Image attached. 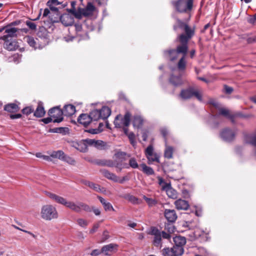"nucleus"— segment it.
<instances>
[{"label": "nucleus", "instance_id": "f257e3e1", "mask_svg": "<svg viewBox=\"0 0 256 256\" xmlns=\"http://www.w3.org/2000/svg\"><path fill=\"white\" fill-rule=\"evenodd\" d=\"M111 114V110L108 106H104L100 109H94L90 114H82L78 118V122L84 125L88 126L92 121H96L100 119L105 120Z\"/></svg>", "mask_w": 256, "mask_h": 256}, {"label": "nucleus", "instance_id": "f03ea898", "mask_svg": "<svg viewBox=\"0 0 256 256\" xmlns=\"http://www.w3.org/2000/svg\"><path fill=\"white\" fill-rule=\"evenodd\" d=\"M46 194L56 202L64 205L76 212L79 213L82 210L90 212L92 210L84 202H74L72 201H68L62 196L48 192H46Z\"/></svg>", "mask_w": 256, "mask_h": 256}, {"label": "nucleus", "instance_id": "7ed1b4c3", "mask_svg": "<svg viewBox=\"0 0 256 256\" xmlns=\"http://www.w3.org/2000/svg\"><path fill=\"white\" fill-rule=\"evenodd\" d=\"M178 28H180L185 32V34H182L178 36L180 41L188 42L194 34V28H190L186 24L178 19L176 20V25L174 26V30H176Z\"/></svg>", "mask_w": 256, "mask_h": 256}, {"label": "nucleus", "instance_id": "20e7f679", "mask_svg": "<svg viewBox=\"0 0 256 256\" xmlns=\"http://www.w3.org/2000/svg\"><path fill=\"white\" fill-rule=\"evenodd\" d=\"M40 216L46 220H52L58 218V213L56 208L51 204L43 206L40 210Z\"/></svg>", "mask_w": 256, "mask_h": 256}, {"label": "nucleus", "instance_id": "39448f33", "mask_svg": "<svg viewBox=\"0 0 256 256\" xmlns=\"http://www.w3.org/2000/svg\"><path fill=\"white\" fill-rule=\"evenodd\" d=\"M126 152H119L114 154L115 159L112 162V166H114L118 172H120L123 168H128V164L125 162Z\"/></svg>", "mask_w": 256, "mask_h": 256}, {"label": "nucleus", "instance_id": "423d86ee", "mask_svg": "<svg viewBox=\"0 0 256 256\" xmlns=\"http://www.w3.org/2000/svg\"><path fill=\"white\" fill-rule=\"evenodd\" d=\"M172 3L178 12H184L192 10L193 0H178L176 2L172 1Z\"/></svg>", "mask_w": 256, "mask_h": 256}, {"label": "nucleus", "instance_id": "0eeeda50", "mask_svg": "<svg viewBox=\"0 0 256 256\" xmlns=\"http://www.w3.org/2000/svg\"><path fill=\"white\" fill-rule=\"evenodd\" d=\"M180 96L184 100L188 99L194 96L198 100H202V95L197 90L192 87L182 90L180 94Z\"/></svg>", "mask_w": 256, "mask_h": 256}, {"label": "nucleus", "instance_id": "6e6552de", "mask_svg": "<svg viewBox=\"0 0 256 256\" xmlns=\"http://www.w3.org/2000/svg\"><path fill=\"white\" fill-rule=\"evenodd\" d=\"M50 19L52 23L60 22L65 26H72L74 22V18L68 14H64L59 16L51 18Z\"/></svg>", "mask_w": 256, "mask_h": 256}, {"label": "nucleus", "instance_id": "1a4fd4ad", "mask_svg": "<svg viewBox=\"0 0 256 256\" xmlns=\"http://www.w3.org/2000/svg\"><path fill=\"white\" fill-rule=\"evenodd\" d=\"M130 114L127 112L124 116L120 114L118 115L114 120V124L117 128L126 127L130 124Z\"/></svg>", "mask_w": 256, "mask_h": 256}, {"label": "nucleus", "instance_id": "9d476101", "mask_svg": "<svg viewBox=\"0 0 256 256\" xmlns=\"http://www.w3.org/2000/svg\"><path fill=\"white\" fill-rule=\"evenodd\" d=\"M48 115L54 118V122H60L63 120L62 110L58 107L53 108L48 111Z\"/></svg>", "mask_w": 256, "mask_h": 256}, {"label": "nucleus", "instance_id": "9b49d317", "mask_svg": "<svg viewBox=\"0 0 256 256\" xmlns=\"http://www.w3.org/2000/svg\"><path fill=\"white\" fill-rule=\"evenodd\" d=\"M184 253V248L173 246L172 248H164L162 250L163 256H179Z\"/></svg>", "mask_w": 256, "mask_h": 256}, {"label": "nucleus", "instance_id": "f8f14e48", "mask_svg": "<svg viewBox=\"0 0 256 256\" xmlns=\"http://www.w3.org/2000/svg\"><path fill=\"white\" fill-rule=\"evenodd\" d=\"M235 134V132L228 128L223 129L220 133V138L226 142L232 140L234 138Z\"/></svg>", "mask_w": 256, "mask_h": 256}, {"label": "nucleus", "instance_id": "ddd939ff", "mask_svg": "<svg viewBox=\"0 0 256 256\" xmlns=\"http://www.w3.org/2000/svg\"><path fill=\"white\" fill-rule=\"evenodd\" d=\"M95 8V6L90 2L88 3L87 6L85 8H79L80 18L82 16L86 17L92 16Z\"/></svg>", "mask_w": 256, "mask_h": 256}, {"label": "nucleus", "instance_id": "4468645a", "mask_svg": "<svg viewBox=\"0 0 256 256\" xmlns=\"http://www.w3.org/2000/svg\"><path fill=\"white\" fill-rule=\"evenodd\" d=\"M151 234L154 236L153 244L155 246L162 247V233L160 230L156 228H152Z\"/></svg>", "mask_w": 256, "mask_h": 256}, {"label": "nucleus", "instance_id": "2eb2a0df", "mask_svg": "<svg viewBox=\"0 0 256 256\" xmlns=\"http://www.w3.org/2000/svg\"><path fill=\"white\" fill-rule=\"evenodd\" d=\"M84 144L88 148V146H92L95 147L98 149H102L104 146V142L100 140H95L94 139L86 138L84 140Z\"/></svg>", "mask_w": 256, "mask_h": 256}, {"label": "nucleus", "instance_id": "dca6fc26", "mask_svg": "<svg viewBox=\"0 0 256 256\" xmlns=\"http://www.w3.org/2000/svg\"><path fill=\"white\" fill-rule=\"evenodd\" d=\"M118 245L114 244H110L102 247V253L106 256H110L115 250H117Z\"/></svg>", "mask_w": 256, "mask_h": 256}, {"label": "nucleus", "instance_id": "f3484780", "mask_svg": "<svg viewBox=\"0 0 256 256\" xmlns=\"http://www.w3.org/2000/svg\"><path fill=\"white\" fill-rule=\"evenodd\" d=\"M164 216L170 222H174L177 218V215L174 210L166 209L164 211Z\"/></svg>", "mask_w": 256, "mask_h": 256}, {"label": "nucleus", "instance_id": "a211bd4d", "mask_svg": "<svg viewBox=\"0 0 256 256\" xmlns=\"http://www.w3.org/2000/svg\"><path fill=\"white\" fill-rule=\"evenodd\" d=\"M18 32V28H7L5 32L6 33V35H4L0 38V39L2 40H5L6 39H9V38H12L13 37L16 36V32Z\"/></svg>", "mask_w": 256, "mask_h": 256}, {"label": "nucleus", "instance_id": "6ab92c4d", "mask_svg": "<svg viewBox=\"0 0 256 256\" xmlns=\"http://www.w3.org/2000/svg\"><path fill=\"white\" fill-rule=\"evenodd\" d=\"M181 42V44L178 46L176 47V51L174 52L175 54L179 53V54H183L182 56H186L188 50V42H182V41H180Z\"/></svg>", "mask_w": 256, "mask_h": 256}, {"label": "nucleus", "instance_id": "aec40b11", "mask_svg": "<svg viewBox=\"0 0 256 256\" xmlns=\"http://www.w3.org/2000/svg\"><path fill=\"white\" fill-rule=\"evenodd\" d=\"M62 112L64 115L70 116L75 113L76 108L73 105L67 104L64 106Z\"/></svg>", "mask_w": 256, "mask_h": 256}, {"label": "nucleus", "instance_id": "412c9836", "mask_svg": "<svg viewBox=\"0 0 256 256\" xmlns=\"http://www.w3.org/2000/svg\"><path fill=\"white\" fill-rule=\"evenodd\" d=\"M174 204L178 210H186L189 206L187 201L181 199L176 200L174 202Z\"/></svg>", "mask_w": 256, "mask_h": 256}, {"label": "nucleus", "instance_id": "4be33fe9", "mask_svg": "<svg viewBox=\"0 0 256 256\" xmlns=\"http://www.w3.org/2000/svg\"><path fill=\"white\" fill-rule=\"evenodd\" d=\"M4 40V46L6 49L8 50H14L16 48L18 45L15 41H12L11 39Z\"/></svg>", "mask_w": 256, "mask_h": 256}, {"label": "nucleus", "instance_id": "5701e85b", "mask_svg": "<svg viewBox=\"0 0 256 256\" xmlns=\"http://www.w3.org/2000/svg\"><path fill=\"white\" fill-rule=\"evenodd\" d=\"M164 190L166 191L167 195L169 198H176L177 192L171 187L170 184H166L164 187Z\"/></svg>", "mask_w": 256, "mask_h": 256}, {"label": "nucleus", "instance_id": "b1692460", "mask_svg": "<svg viewBox=\"0 0 256 256\" xmlns=\"http://www.w3.org/2000/svg\"><path fill=\"white\" fill-rule=\"evenodd\" d=\"M101 174L107 178L112 180L114 182H118V176L110 172L106 169H102L100 170Z\"/></svg>", "mask_w": 256, "mask_h": 256}, {"label": "nucleus", "instance_id": "393cba45", "mask_svg": "<svg viewBox=\"0 0 256 256\" xmlns=\"http://www.w3.org/2000/svg\"><path fill=\"white\" fill-rule=\"evenodd\" d=\"M174 245L173 246L180 247L183 248V246L186 243V240L184 237L177 236L174 238Z\"/></svg>", "mask_w": 256, "mask_h": 256}, {"label": "nucleus", "instance_id": "a878e982", "mask_svg": "<svg viewBox=\"0 0 256 256\" xmlns=\"http://www.w3.org/2000/svg\"><path fill=\"white\" fill-rule=\"evenodd\" d=\"M176 51V50H170L164 52V56L168 58L170 60L173 61L177 59L179 53L175 54L174 52Z\"/></svg>", "mask_w": 256, "mask_h": 256}, {"label": "nucleus", "instance_id": "bb28decb", "mask_svg": "<svg viewBox=\"0 0 256 256\" xmlns=\"http://www.w3.org/2000/svg\"><path fill=\"white\" fill-rule=\"evenodd\" d=\"M81 182L84 184L90 187L96 192H99L101 191L100 186L98 184H94V182L86 180H82Z\"/></svg>", "mask_w": 256, "mask_h": 256}, {"label": "nucleus", "instance_id": "cd10ccee", "mask_svg": "<svg viewBox=\"0 0 256 256\" xmlns=\"http://www.w3.org/2000/svg\"><path fill=\"white\" fill-rule=\"evenodd\" d=\"M46 112L42 104L40 102L38 104V107L34 112V116L37 118L42 117L45 114Z\"/></svg>", "mask_w": 256, "mask_h": 256}, {"label": "nucleus", "instance_id": "c85d7f7f", "mask_svg": "<svg viewBox=\"0 0 256 256\" xmlns=\"http://www.w3.org/2000/svg\"><path fill=\"white\" fill-rule=\"evenodd\" d=\"M173 152V148L170 146H168L166 142V148L164 152V157L168 159L172 158Z\"/></svg>", "mask_w": 256, "mask_h": 256}, {"label": "nucleus", "instance_id": "c756f323", "mask_svg": "<svg viewBox=\"0 0 256 256\" xmlns=\"http://www.w3.org/2000/svg\"><path fill=\"white\" fill-rule=\"evenodd\" d=\"M4 110L10 112H14L18 110V106L15 104H10L4 106Z\"/></svg>", "mask_w": 256, "mask_h": 256}, {"label": "nucleus", "instance_id": "7c9ffc66", "mask_svg": "<svg viewBox=\"0 0 256 256\" xmlns=\"http://www.w3.org/2000/svg\"><path fill=\"white\" fill-rule=\"evenodd\" d=\"M140 167L142 168V170L147 175H152L154 173V170L152 168L147 166L144 164H142L140 165Z\"/></svg>", "mask_w": 256, "mask_h": 256}, {"label": "nucleus", "instance_id": "2f4dec72", "mask_svg": "<svg viewBox=\"0 0 256 256\" xmlns=\"http://www.w3.org/2000/svg\"><path fill=\"white\" fill-rule=\"evenodd\" d=\"M186 62L185 60V56H182L180 58V60H179V61L178 63V65H177L178 69L180 71L184 70L186 69Z\"/></svg>", "mask_w": 256, "mask_h": 256}, {"label": "nucleus", "instance_id": "473e14b6", "mask_svg": "<svg viewBox=\"0 0 256 256\" xmlns=\"http://www.w3.org/2000/svg\"><path fill=\"white\" fill-rule=\"evenodd\" d=\"M143 122L142 118L140 116H136L133 118L132 123L134 127H140Z\"/></svg>", "mask_w": 256, "mask_h": 256}, {"label": "nucleus", "instance_id": "72a5a7b5", "mask_svg": "<svg viewBox=\"0 0 256 256\" xmlns=\"http://www.w3.org/2000/svg\"><path fill=\"white\" fill-rule=\"evenodd\" d=\"M50 154V156L53 158H56L62 160L64 154L62 150H58L54 151Z\"/></svg>", "mask_w": 256, "mask_h": 256}, {"label": "nucleus", "instance_id": "f704fd0d", "mask_svg": "<svg viewBox=\"0 0 256 256\" xmlns=\"http://www.w3.org/2000/svg\"><path fill=\"white\" fill-rule=\"evenodd\" d=\"M24 40L30 46L33 47L34 48H38L36 44L37 39L34 40V38L28 36L24 38Z\"/></svg>", "mask_w": 256, "mask_h": 256}, {"label": "nucleus", "instance_id": "c9c22d12", "mask_svg": "<svg viewBox=\"0 0 256 256\" xmlns=\"http://www.w3.org/2000/svg\"><path fill=\"white\" fill-rule=\"evenodd\" d=\"M170 82L174 86H178L182 83V80L180 76H172L170 79Z\"/></svg>", "mask_w": 256, "mask_h": 256}, {"label": "nucleus", "instance_id": "e433bc0d", "mask_svg": "<svg viewBox=\"0 0 256 256\" xmlns=\"http://www.w3.org/2000/svg\"><path fill=\"white\" fill-rule=\"evenodd\" d=\"M146 158L148 160V164L154 162H160V157L156 154H154L151 156H148Z\"/></svg>", "mask_w": 256, "mask_h": 256}, {"label": "nucleus", "instance_id": "4c0bfd02", "mask_svg": "<svg viewBox=\"0 0 256 256\" xmlns=\"http://www.w3.org/2000/svg\"><path fill=\"white\" fill-rule=\"evenodd\" d=\"M219 114L221 115L226 116L232 119V122H233L232 118L231 117L230 114V112L228 110L223 108H220V106H219Z\"/></svg>", "mask_w": 256, "mask_h": 256}, {"label": "nucleus", "instance_id": "58836bf2", "mask_svg": "<svg viewBox=\"0 0 256 256\" xmlns=\"http://www.w3.org/2000/svg\"><path fill=\"white\" fill-rule=\"evenodd\" d=\"M248 142L256 147L254 154L256 157V134L250 136L249 140H248Z\"/></svg>", "mask_w": 256, "mask_h": 256}, {"label": "nucleus", "instance_id": "ea45409f", "mask_svg": "<svg viewBox=\"0 0 256 256\" xmlns=\"http://www.w3.org/2000/svg\"><path fill=\"white\" fill-rule=\"evenodd\" d=\"M143 198L146 200V202L150 206H152L156 205L157 203L156 200L154 199L148 198L144 196H143Z\"/></svg>", "mask_w": 256, "mask_h": 256}, {"label": "nucleus", "instance_id": "a19ab883", "mask_svg": "<svg viewBox=\"0 0 256 256\" xmlns=\"http://www.w3.org/2000/svg\"><path fill=\"white\" fill-rule=\"evenodd\" d=\"M76 222L82 228H86L88 224V222L86 220L82 218H78L76 220Z\"/></svg>", "mask_w": 256, "mask_h": 256}, {"label": "nucleus", "instance_id": "79ce46f5", "mask_svg": "<svg viewBox=\"0 0 256 256\" xmlns=\"http://www.w3.org/2000/svg\"><path fill=\"white\" fill-rule=\"evenodd\" d=\"M70 12L74 16L80 19V15L79 12V8L77 10H76L75 8H72L70 9L69 10Z\"/></svg>", "mask_w": 256, "mask_h": 256}, {"label": "nucleus", "instance_id": "37998d69", "mask_svg": "<svg viewBox=\"0 0 256 256\" xmlns=\"http://www.w3.org/2000/svg\"><path fill=\"white\" fill-rule=\"evenodd\" d=\"M77 150L82 152H85L87 151L88 148L86 147V145L83 140L82 142H80L79 146L77 148Z\"/></svg>", "mask_w": 256, "mask_h": 256}, {"label": "nucleus", "instance_id": "c03bdc74", "mask_svg": "<svg viewBox=\"0 0 256 256\" xmlns=\"http://www.w3.org/2000/svg\"><path fill=\"white\" fill-rule=\"evenodd\" d=\"M128 164L129 167L130 166L133 168H137L138 167V165L136 160L134 158H130L129 160V164Z\"/></svg>", "mask_w": 256, "mask_h": 256}, {"label": "nucleus", "instance_id": "a18cd8bd", "mask_svg": "<svg viewBox=\"0 0 256 256\" xmlns=\"http://www.w3.org/2000/svg\"><path fill=\"white\" fill-rule=\"evenodd\" d=\"M62 160L70 164H75V160L72 158L67 155H66L65 154Z\"/></svg>", "mask_w": 256, "mask_h": 256}, {"label": "nucleus", "instance_id": "49530a36", "mask_svg": "<svg viewBox=\"0 0 256 256\" xmlns=\"http://www.w3.org/2000/svg\"><path fill=\"white\" fill-rule=\"evenodd\" d=\"M127 136H128L131 144L134 146L136 143L135 141L134 134L132 132H130V133L128 134Z\"/></svg>", "mask_w": 256, "mask_h": 256}, {"label": "nucleus", "instance_id": "de8ad7c7", "mask_svg": "<svg viewBox=\"0 0 256 256\" xmlns=\"http://www.w3.org/2000/svg\"><path fill=\"white\" fill-rule=\"evenodd\" d=\"M208 103L216 108H219V106H220V104L215 100L212 98H210L208 102Z\"/></svg>", "mask_w": 256, "mask_h": 256}, {"label": "nucleus", "instance_id": "09e8293b", "mask_svg": "<svg viewBox=\"0 0 256 256\" xmlns=\"http://www.w3.org/2000/svg\"><path fill=\"white\" fill-rule=\"evenodd\" d=\"M103 206L106 211H114V209L112 204L109 202H107L104 206Z\"/></svg>", "mask_w": 256, "mask_h": 256}, {"label": "nucleus", "instance_id": "8fccbe9b", "mask_svg": "<svg viewBox=\"0 0 256 256\" xmlns=\"http://www.w3.org/2000/svg\"><path fill=\"white\" fill-rule=\"evenodd\" d=\"M154 149L152 146H149L146 150V156H151L154 154Z\"/></svg>", "mask_w": 256, "mask_h": 256}, {"label": "nucleus", "instance_id": "3c124183", "mask_svg": "<svg viewBox=\"0 0 256 256\" xmlns=\"http://www.w3.org/2000/svg\"><path fill=\"white\" fill-rule=\"evenodd\" d=\"M36 156L37 158H42L47 161H50L52 160L50 156H48L42 155L41 153L40 152L36 153Z\"/></svg>", "mask_w": 256, "mask_h": 256}, {"label": "nucleus", "instance_id": "603ef678", "mask_svg": "<svg viewBox=\"0 0 256 256\" xmlns=\"http://www.w3.org/2000/svg\"><path fill=\"white\" fill-rule=\"evenodd\" d=\"M34 111V110L32 108L29 106V107H26L22 109V112L24 114H26V115H28L32 112Z\"/></svg>", "mask_w": 256, "mask_h": 256}, {"label": "nucleus", "instance_id": "864d4df0", "mask_svg": "<svg viewBox=\"0 0 256 256\" xmlns=\"http://www.w3.org/2000/svg\"><path fill=\"white\" fill-rule=\"evenodd\" d=\"M60 4V2L58 0H49L47 2V6H58Z\"/></svg>", "mask_w": 256, "mask_h": 256}, {"label": "nucleus", "instance_id": "5fc2aeb1", "mask_svg": "<svg viewBox=\"0 0 256 256\" xmlns=\"http://www.w3.org/2000/svg\"><path fill=\"white\" fill-rule=\"evenodd\" d=\"M102 131V128H91L88 132L92 134H97Z\"/></svg>", "mask_w": 256, "mask_h": 256}, {"label": "nucleus", "instance_id": "6e6d98bb", "mask_svg": "<svg viewBox=\"0 0 256 256\" xmlns=\"http://www.w3.org/2000/svg\"><path fill=\"white\" fill-rule=\"evenodd\" d=\"M48 6L50 10L53 12L54 14L56 16H59L60 15V12H58V10L57 8L55 6Z\"/></svg>", "mask_w": 256, "mask_h": 256}, {"label": "nucleus", "instance_id": "4d7b16f0", "mask_svg": "<svg viewBox=\"0 0 256 256\" xmlns=\"http://www.w3.org/2000/svg\"><path fill=\"white\" fill-rule=\"evenodd\" d=\"M26 24L28 26V28L31 30H34L36 29V24L34 22H30V21H28L26 22Z\"/></svg>", "mask_w": 256, "mask_h": 256}, {"label": "nucleus", "instance_id": "13d9d810", "mask_svg": "<svg viewBox=\"0 0 256 256\" xmlns=\"http://www.w3.org/2000/svg\"><path fill=\"white\" fill-rule=\"evenodd\" d=\"M101 253H102V249L101 250L96 249V250H92V252H91L90 254L92 256H98L99 254H100Z\"/></svg>", "mask_w": 256, "mask_h": 256}, {"label": "nucleus", "instance_id": "bf43d9fd", "mask_svg": "<svg viewBox=\"0 0 256 256\" xmlns=\"http://www.w3.org/2000/svg\"><path fill=\"white\" fill-rule=\"evenodd\" d=\"M158 184L162 186V188L164 190V186H166V184H168L166 182H164V179L160 176H158Z\"/></svg>", "mask_w": 256, "mask_h": 256}, {"label": "nucleus", "instance_id": "052dcab7", "mask_svg": "<svg viewBox=\"0 0 256 256\" xmlns=\"http://www.w3.org/2000/svg\"><path fill=\"white\" fill-rule=\"evenodd\" d=\"M99 226H100V224L99 223H96V224H94V225L92 228L90 230V234L94 233L95 232H96L97 230L98 229Z\"/></svg>", "mask_w": 256, "mask_h": 256}, {"label": "nucleus", "instance_id": "680f3d73", "mask_svg": "<svg viewBox=\"0 0 256 256\" xmlns=\"http://www.w3.org/2000/svg\"><path fill=\"white\" fill-rule=\"evenodd\" d=\"M162 237L164 238L169 240L170 238V234L166 233L165 232H161Z\"/></svg>", "mask_w": 256, "mask_h": 256}, {"label": "nucleus", "instance_id": "e2e57ef3", "mask_svg": "<svg viewBox=\"0 0 256 256\" xmlns=\"http://www.w3.org/2000/svg\"><path fill=\"white\" fill-rule=\"evenodd\" d=\"M41 121L44 122V124H48V123L52 122V121L53 122V120H52V118L50 116V117H48V118H44L42 119Z\"/></svg>", "mask_w": 256, "mask_h": 256}, {"label": "nucleus", "instance_id": "0e129e2a", "mask_svg": "<svg viewBox=\"0 0 256 256\" xmlns=\"http://www.w3.org/2000/svg\"><path fill=\"white\" fill-rule=\"evenodd\" d=\"M224 88L225 92L228 94L232 93L233 91V88L232 87L227 86H224Z\"/></svg>", "mask_w": 256, "mask_h": 256}, {"label": "nucleus", "instance_id": "69168bd1", "mask_svg": "<svg viewBox=\"0 0 256 256\" xmlns=\"http://www.w3.org/2000/svg\"><path fill=\"white\" fill-rule=\"evenodd\" d=\"M160 131L161 133L164 138L168 134V132L166 128H162Z\"/></svg>", "mask_w": 256, "mask_h": 256}, {"label": "nucleus", "instance_id": "338daca9", "mask_svg": "<svg viewBox=\"0 0 256 256\" xmlns=\"http://www.w3.org/2000/svg\"><path fill=\"white\" fill-rule=\"evenodd\" d=\"M129 200L134 204H136L138 202V199L134 196H130L129 198Z\"/></svg>", "mask_w": 256, "mask_h": 256}, {"label": "nucleus", "instance_id": "774afa93", "mask_svg": "<svg viewBox=\"0 0 256 256\" xmlns=\"http://www.w3.org/2000/svg\"><path fill=\"white\" fill-rule=\"evenodd\" d=\"M22 117L21 114H10V118L11 119H16V118H19Z\"/></svg>", "mask_w": 256, "mask_h": 256}]
</instances>
